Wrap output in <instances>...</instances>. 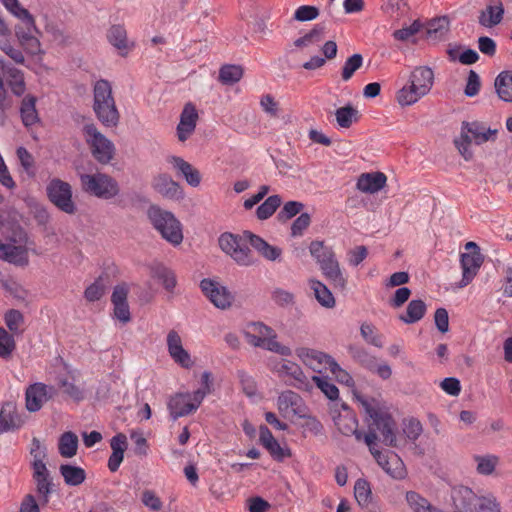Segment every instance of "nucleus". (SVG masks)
<instances>
[{
    "label": "nucleus",
    "mask_w": 512,
    "mask_h": 512,
    "mask_svg": "<svg viewBox=\"0 0 512 512\" xmlns=\"http://www.w3.org/2000/svg\"><path fill=\"white\" fill-rule=\"evenodd\" d=\"M153 188L156 192L168 199H179L182 197L180 185L167 174H160L155 177Z\"/></svg>",
    "instance_id": "393cba45"
},
{
    "label": "nucleus",
    "mask_w": 512,
    "mask_h": 512,
    "mask_svg": "<svg viewBox=\"0 0 512 512\" xmlns=\"http://www.w3.org/2000/svg\"><path fill=\"white\" fill-rule=\"evenodd\" d=\"M259 105L270 119H279L282 114L280 102L271 94H263Z\"/></svg>",
    "instance_id": "37998d69"
},
{
    "label": "nucleus",
    "mask_w": 512,
    "mask_h": 512,
    "mask_svg": "<svg viewBox=\"0 0 512 512\" xmlns=\"http://www.w3.org/2000/svg\"><path fill=\"white\" fill-rule=\"evenodd\" d=\"M503 14L504 7L501 0H490L486 8L480 13L479 24L492 28L502 21Z\"/></svg>",
    "instance_id": "cd10ccee"
},
{
    "label": "nucleus",
    "mask_w": 512,
    "mask_h": 512,
    "mask_svg": "<svg viewBox=\"0 0 512 512\" xmlns=\"http://www.w3.org/2000/svg\"><path fill=\"white\" fill-rule=\"evenodd\" d=\"M309 286L320 305L326 308H333L335 306V298L324 283L316 279H310Z\"/></svg>",
    "instance_id": "473e14b6"
},
{
    "label": "nucleus",
    "mask_w": 512,
    "mask_h": 512,
    "mask_svg": "<svg viewBox=\"0 0 512 512\" xmlns=\"http://www.w3.org/2000/svg\"><path fill=\"white\" fill-rule=\"evenodd\" d=\"M255 235L250 231H244L242 235L223 233L219 237L221 250L229 255L238 265L249 266L254 262L253 251Z\"/></svg>",
    "instance_id": "39448f33"
},
{
    "label": "nucleus",
    "mask_w": 512,
    "mask_h": 512,
    "mask_svg": "<svg viewBox=\"0 0 512 512\" xmlns=\"http://www.w3.org/2000/svg\"><path fill=\"white\" fill-rule=\"evenodd\" d=\"M357 400L370 418L368 432L364 437L370 453L378 465L392 478L399 480L405 478L407 471L402 459L393 452L384 453L377 448L379 440L377 432L380 433L381 441L386 446L398 447L396 422L390 414L380 408L379 403L374 399L357 396Z\"/></svg>",
    "instance_id": "f257e3e1"
},
{
    "label": "nucleus",
    "mask_w": 512,
    "mask_h": 512,
    "mask_svg": "<svg viewBox=\"0 0 512 512\" xmlns=\"http://www.w3.org/2000/svg\"><path fill=\"white\" fill-rule=\"evenodd\" d=\"M46 192L50 202L60 211L69 215L76 213L77 207L73 201L72 187L68 182L54 178L47 184Z\"/></svg>",
    "instance_id": "1a4fd4ad"
},
{
    "label": "nucleus",
    "mask_w": 512,
    "mask_h": 512,
    "mask_svg": "<svg viewBox=\"0 0 512 512\" xmlns=\"http://www.w3.org/2000/svg\"><path fill=\"white\" fill-rule=\"evenodd\" d=\"M311 381L313 386L316 385L328 399L336 400L338 398V388L326 376L314 375L311 377Z\"/></svg>",
    "instance_id": "49530a36"
},
{
    "label": "nucleus",
    "mask_w": 512,
    "mask_h": 512,
    "mask_svg": "<svg viewBox=\"0 0 512 512\" xmlns=\"http://www.w3.org/2000/svg\"><path fill=\"white\" fill-rule=\"evenodd\" d=\"M0 259L16 266H26L29 263L28 249L24 245L1 243Z\"/></svg>",
    "instance_id": "4be33fe9"
},
{
    "label": "nucleus",
    "mask_w": 512,
    "mask_h": 512,
    "mask_svg": "<svg viewBox=\"0 0 512 512\" xmlns=\"http://www.w3.org/2000/svg\"><path fill=\"white\" fill-rule=\"evenodd\" d=\"M319 10L315 6L303 5L296 9L294 19L297 21H311L318 17Z\"/></svg>",
    "instance_id": "69168bd1"
},
{
    "label": "nucleus",
    "mask_w": 512,
    "mask_h": 512,
    "mask_svg": "<svg viewBox=\"0 0 512 512\" xmlns=\"http://www.w3.org/2000/svg\"><path fill=\"white\" fill-rule=\"evenodd\" d=\"M322 29L315 27L310 32L305 34L303 37H300L294 41V45L298 48L309 47L311 45H316L321 42Z\"/></svg>",
    "instance_id": "bf43d9fd"
},
{
    "label": "nucleus",
    "mask_w": 512,
    "mask_h": 512,
    "mask_svg": "<svg viewBox=\"0 0 512 512\" xmlns=\"http://www.w3.org/2000/svg\"><path fill=\"white\" fill-rule=\"evenodd\" d=\"M495 88L500 99L512 102V71L501 72L495 80Z\"/></svg>",
    "instance_id": "4c0bfd02"
},
{
    "label": "nucleus",
    "mask_w": 512,
    "mask_h": 512,
    "mask_svg": "<svg viewBox=\"0 0 512 512\" xmlns=\"http://www.w3.org/2000/svg\"><path fill=\"white\" fill-rule=\"evenodd\" d=\"M450 25L451 20L447 15L432 18L425 24L427 38L433 41L445 39L450 31Z\"/></svg>",
    "instance_id": "c85d7f7f"
},
{
    "label": "nucleus",
    "mask_w": 512,
    "mask_h": 512,
    "mask_svg": "<svg viewBox=\"0 0 512 512\" xmlns=\"http://www.w3.org/2000/svg\"><path fill=\"white\" fill-rule=\"evenodd\" d=\"M363 64V57L360 54H353L344 63L342 69V79L348 81Z\"/></svg>",
    "instance_id": "4d7b16f0"
},
{
    "label": "nucleus",
    "mask_w": 512,
    "mask_h": 512,
    "mask_svg": "<svg viewBox=\"0 0 512 512\" xmlns=\"http://www.w3.org/2000/svg\"><path fill=\"white\" fill-rule=\"evenodd\" d=\"M423 96H425V94L418 90L417 85L408 81V84L397 92L396 99L400 106H410Z\"/></svg>",
    "instance_id": "72a5a7b5"
},
{
    "label": "nucleus",
    "mask_w": 512,
    "mask_h": 512,
    "mask_svg": "<svg viewBox=\"0 0 512 512\" xmlns=\"http://www.w3.org/2000/svg\"><path fill=\"white\" fill-rule=\"evenodd\" d=\"M23 425V420L18 414L16 406L11 403H5L0 411V434L19 429Z\"/></svg>",
    "instance_id": "bb28decb"
},
{
    "label": "nucleus",
    "mask_w": 512,
    "mask_h": 512,
    "mask_svg": "<svg viewBox=\"0 0 512 512\" xmlns=\"http://www.w3.org/2000/svg\"><path fill=\"white\" fill-rule=\"evenodd\" d=\"M112 454L108 460V468L110 471L115 472L118 470L124 458V452L127 448V438L124 434L119 433L112 437L110 441Z\"/></svg>",
    "instance_id": "c756f323"
},
{
    "label": "nucleus",
    "mask_w": 512,
    "mask_h": 512,
    "mask_svg": "<svg viewBox=\"0 0 512 512\" xmlns=\"http://www.w3.org/2000/svg\"><path fill=\"white\" fill-rule=\"evenodd\" d=\"M168 163L171 164L172 167L185 178L186 182L190 186L198 187L200 185V172L183 158L178 156H170L168 158Z\"/></svg>",
    "instance_id": "a878e982"
},
{
    "label": "nucleus",
    "mask_w": 512,
    "mask_h": 512,
    "mask_svg": "<svg viewBox=\"0 0 512 512\" xmlns=\"http://www.w3.org/2000/svg\"><path fill=\"white\" fill-rule=\"evenodd\" d=\"M360 333L367 343L378 348L383 347L382 336L376 333V329L372 324L363 323L360 327Z\"/></svg>",
    "instance_id": "5fc2aeb1"
},
{
    "label": "nucleus",
    "mask_w": 512,
    "mask_h": 512,
    "mask_svg": "<svg viewBox=\"0 0 512 512\" xmlns=\"http://www.w3.org/2000/svg\"><path fill=\"white\" fill-rule=\"evenodd\" d=\"M304 205L298 201H288L284 204L281 211L278 213L277 218L280 222H286L292 217L301 212Z\"/></svg>",
    "instance_id": "052dcab7"
},
{
    "label": "nucleus",
    "mask_w": 512,
    "mask_h": 512,
    "mask_svg": "<svg viewBox=\"0 0 512 512\" xmlns=\"http://www.w3.org/2000/svg\"><path fill=\"white\" fill-rule=\"evenodd\" d=\"M258 252L269 261L279 260L282 255L281 248L270 245L260 237H258Z\"/></svg>",
    "instance_id": "13d9d810"
},
{
    "label": "nucleus",
    "mask_w": 512,
    "mask_h": 512,
    "mask_svg": "<svg viewBox=\"0 0 512 512\" xmlns=\"http://www.w3.org/2000/svg\"><path fill=\"white\" fill-rule=\"evenodd\" d=\"M473 460L477 473L484 476L492 475L500 462V458L495 454L474 455Z\"/></svg>",
    "instance_id": "e433bc0d"
},
{
    "label": "nucleus",
    "mask_w": 512,
    "mask_h": 512,
    "mask_svg": "<svg viewBox=\"0 0 512 512\" xmlns=\"http://www.w3.org/2000/svg\"><path fill=\"white\" fill-rule=\"evenodd\" d=\"M147 215L152 226L166 241L175 246L183 241L182 224L172 212L153 205L149 207Z\"/></svg>",
    "instance_id": "423d86ee"
},
{
    "label": "nucleus",
    "mask_w": 512,
    "mask_h": 512,
    "mask_svg": "<svg viewBox=\"0 0 512 512\" xmlns=\"http://www.w3.org/2000/svg\"><path fill=\"white\" fill-rule=\"evenodd\" d=\"M337 124L341 128H349L354 122L358 121L359 111L348 104L344 107L338 108L335 112Z\"/></svg>",
    "instance_id": "79ce46f5"
},
{
    "label": "nucleus",
    "mask_w": 512,
    "mask_h": 512,
    "mask_svg": "<svg viewBox=\"0 0 512 512\" xmlns=\"http://www.w3.org/2000/svg\"><path fill=\"white\" fill-rule=\"evenodd\" d=\"M477 510L479 512H503L501 503L491 492L477 497Z\"/></svg>",
    "instance_id": "a18cd8bd"
},
{
    "label": "nucleus",
    "mask_w": 512,
    "mask_h": 512,
    "mask_svg": "<svg viewBox=\"0 0 512 512\" xmlns=\"http://www.w3.org/2000/svg\"><path fill=\"white\" fill-rule=\"evenodd\" d=\"M156 276L159 280L162 281L164 288L168 292H173L177 284L176 276L173 271L162 267L157 270Z\"/></svg>",
    "instance_id": "e2e57ef3"
},
{
    "label": "nucleus",
    "mask_w": 512,
    "mask_h": 512,
    "mask_svg": "<svg viewBox=\"0 0 512 512\" xmlns=\"http://www.w3.org/2000/svg\"><path fill=\"white\" fill-rule=\"evenodd\" d=\"M16 349V343L12 334L0 327V358L8 360Z\"/></svg>",
    "instance_id": "09e8293b"
},
{
    "label": "nucleus",
    "mask_w": 512,
    "mask_h": 512,
    "mask_svg": "<svg viewBox=\"0 0 512 512\" xmlns=\"http://www.w3.org/2000/svg\"><path fill=\"white\" fill-rule=\"evenodd\" d=\"M205 395L204 390L198 389L193 393H178L171 397L168 402V409L173 420L196 411Z\"/></svg>",
    "instance_id": "9b49d317"
},
{
    "label": "nucleus",
    "mask_w": 512,
    "mask_h": 512,
    "mask_svg": "<svg viewBox=\"0 0 512 512\" xmlns=\"http://www.w3.org/2000/svg\"><path fill=\"white\" fill-rule=\"evenodd\" d=\"M109 42L118 50H127V33L123 26L114 25L108 31Z\"/></svg>",
    "instance_id": "8fccbe9b"
},
{
    "label": "nucleus",
    "mask_w": 512,
    "mask_h": 512,
    "mask_svg": "<svg viewBox=\"0 0 512 512\" xmlns=\"http://www.w3.org/2000/svg\"><path fill=\"white\" fill-rule=\"evenodd\" d=\"M45 33L49 36L50 41L59 46H65L71 42V37L64 29L53 21H48L44 27Z\"/></svg>",
    "instance_id": "a19ab883"
},
{
    "label": "nucleus",
    "mask_w": 512,
    "mask_h": 512,
    "mask_svg": "<svg viewBox=\"0 0 512 512\" xmlns=\"http://www.w3.org/2000/svg\"><path fill=\"white\" fill-rule=\"evenodd\" d=\"M465 250L466 252L461 254L462 279L459 283L460 287L467 286L474 279L483 263V256L475 242H467Z\"/></svg>",
    "instance_id": "f8f14e48"
},
{
    "label": "nucleus",
    "mask_w": 512,
    "mask_h": 512,
    "mask_svg": "<svg viewBox=\"0 0 512 512\" xmlns=\"http://www.w3.org/2000/svg\"><path fill=\"white\" fill-rule=\"evenodd\" d=\"M93 111L97 119L106 127H116L120 113L109 81L100 79L93 88Z\"/></svg>",
    "instance_id": "7ed1b4c3"
},
{
    "label": "nucleus",
    "mask_w": 512,
    "mask_h": 512,
    "mask_svg": "<svg viewBox=\"0 0 512 512\" xmlns=\"http://www.w3.org/2000/svg\"><path fill=\"white\" fill-rule=\"evenodd\" d=\"M403 431L409 440L415 441L423 431L422 424L415 418L408 419L404 422Z\"/></svg>",
    "instance_id": "680f3d73"
},
{
    "label": "nucleus",
    "mask_w": 512,
    "mask_h": 512,
    "mask_svg": "<svg viewBox=\"0 0 512 512\" xmlns=\"http://www.w3.org/2000/svg\"><path fill=\"white\" fill-rule=\"evenodd\" d=\"M243 75L241 66L224 65L219 71V81L224 85H232L238 82Z\"/></svg>",
    "instance_id": "de8ad7c7"
},
{
    "label": "nucleus",
    "mask_w": 512,
    "mask_h": 512,
    "mask_svg": "<svg viewBox=\"0 0 512 512\" xmlns=\"http://www.w3.org/2000/svg\"><path fill=\"white\" fill-rule=\"evenodd\" d=\"M59 470L67 485L78 486L86 479V473L81 467L63 464Z\"/></svg>",
    "instance_id": "58836bf2"
},
{
    "label": "nucleus",
    "mask_w": 512,
    "mask_h": 512,
    "mask_svg": "<svg viewBox=\"0 0 512 512\" xmlns=\"http://www.w3.org/2000/svg\"><path fill=\"white\" fill-rule=\"evenodd\" d=\"M339 431L344 435H354L355 438L360 441L364 440L366 434H362V432L357 429V420L352 416H344L340 417L338 422L336 423Z\"/></svg>",
    "instance_id": "603ef678"
},
{
    "label": "nucleus",
    "mask_w": 512,
    "mask_h": 512,
    "mask_svg": "<svg viewBox=\"0 0 512 512\" xmlns=\"http://www.w3.org/2000/svg\"><path fill=\"white\" fill-rule=\"evenodd\" d=\"M78 437L71 431L64 432L58 441V451L64 458H72L77 454Z\"/></svg>",
    "instance_id": "f704fd0d"
},
{
    "label": "nucleus",
    "mask_w": 512,
    "mask_h": 512,
    "mask_svg": "<svg viewBox=\"0 0 512 512\" xmlns=\"http://www.w3.org/2000/svg\"><path fill=\"white\" fill-rule=\"evenodd\" d=\"M277 375L284 379L288 385L305 392L313 390L311 378H309L296 362L282 359L274 366Z\"/></svg>",
    "instance_id": "9d476101"
},
{
    "label": "nucleus",
    "mask_w": 512,
    "mask_h": 512,
    "mask_svg": "<svg viewBox=\"0 0 512 512\" xmlns=\"http://www.w3.org/2000/svg\"><path fill=\"white\" fill-rule=\"evenodd\" d=\"M426 312V304L424 301L412 300L409 302L405 314L399 315V319L406 324H413L420 321Z\"/></svg>",
    "instance_id": "c9c22d12"
},
{
    "label": "nucleus",
    "mask_w": 512,
    "mask_h": 512,
    "mask_svg": "<svg viewBox=\"0 0 512 512\" xmlns=\"http://www.w3.org/2000/svg\"><path fill=\"white\" fill-rule=\"evenodd\" d=\"M309 252L332 288L340 292L345 291L348 283L347 276L340 266L334 249L324 241L314 240L309 245Z\"/></svg>",
    "instance_id": "f03ea898"
},
{
    "label": "nucleus",
    "mask_w": 512,
    "mask_h": 512,
    "mask_svg": "<svg viewBox=\"0 0 512 512\" xmlns=\"http://www.w3.org/2000/svg\"><path fill=\"white\" fill-rule=\"evenodd\" d=\"M282 198L279 195H272L266 198L258 205V219L266 220L270 218L280 207Z\"/></svg>",
    "instance_id": "c03bdc74"
},
{
    "label": "nucleus",
    "mask_w": 512,
    "mask_h": 512,
    "mask_svg": "<svg viewBox=\"0 0 512 512\" xmlns=\"http://www.w3.org/2000/svg\"><path fill=\"white\" fill-rule=\"evenodd\" d=\"M351 355L354 360H356L363 367L367 368L370 371H374L376 368V357L371 355L364 348H352Z\"/></svg>",
    "instance_id": "864d4df0"
},
{
    "label": "nucleus",
    "mask_w": 512,
    "mask_h": 512,
    "mask_svg": "<svg viewBox=\"0 0 512 512\" xmlns=\"http://www.w3.org/2000/svg\"><path fill=\"white\" fill-rule=\"evenodd\" d=\"M0 69L7 77L12 93L16 96H22L26 90L23 72L7 64L3 59H0Z\"/></svg>",
    "instance_id": "b1692460"
},
{
    "label": "nucleus",
    "mask_w": 512,
    "mask_h": 512,
    "mask_svg": "<svg viewBox=\"0 0 512 512\" xmlns=\"http://www.w3.org/2000/svg\"><path fill=\"white\" fill-rule=\"evenodd\" d=\"M83 134L93 157L101 164H108L115 156V146L93 123L84 125Z\"/></svg>",
    "instance_id": "6e6552de"
},
{
    "label": "nucleus",
    "mask_w": 512,
    "mask_h": 512,
    "mask_svg": "<svg viewBox=\"0 0 512 512\" xmlns=\"http://www.w3.org/2000/svg\"><path fill=\"white\" fill-rule=\"evenodd\" d=\"M104 292L105 285L103 284V281L99 278L86 288L84 296L88 301L94 302L99 300L104 295Z\"/></svg>",
    "instance_id": "774afa93"
},
{
    "label": "nucleus",
    "mask_w": 512,
    "mask_h": 512,
    "mask_svg": "<svg viewBox=\"0 0 512 512\" xmlns=\"http://www.w3.org/2000/svg\"><path fill=\"white\" fill-rule=\"evenodd\" d=\"M80 183L85 193L103 200L113 199L120 193L117 180L106 173L81 174Z\"/></svg>",
    "instance_id": "0eeeda50"
},
{
    "label": "nucleus",
    "mask_w": 512,
    "mask_h": 512,
    "mask_svg": "<svg viewBox=\"0 0 512 512\" xmlns=\"http://www.w3.org/2000/svg\"><path fill=\"white\" fill-rule=\"evenodd\" d=\"M387 177L382 172L363 173L357 180L356 187L363 193L374 194L386 185Z\"/></svg>",
    "instance_id": "5701e85b"
},
{
    "label": "nucleus",
    "mask_w": 512,
    "mask_h": 512,
    "mask_svg": "<svg viewBox=\"0 0 512 512\" xmlns=\"http://www.w3.org/2000/svg\"><path fill=\"white\" fill-rule=\"evenodd\" d=\"M55 394V388L44 383L38 382L28 386L25 392L27 410L30 412L39 411Z\"/></svg>",
    "instance_id": "2eb2a0df"
},
{
    "label": "nucleus",
    "mask_w": 512,
    "mask_h": 512,
    "mask_svg": "<svg viewBox=\"0 0 512 512\" xmlns=\"http://www.w3.org/2000/svg\"><path fill=\"white\" fill-rule=\"evenodd\" d=\"M36 482L37 492L43 498L44 503L48 502L49 494L52 492V482L49 475L33 477Z\"/></svg>",
    "instance_id": "338daca9"
},
{
    "label": "nucleus",
    "mask_w": 512,
    "mask_h": 512,
    "mask_svg": "<svg viewBox=\"0 0 512 512\" xmlns=\"http://www.w3.org/2000/svg\"><path fill=\"white\" fill-rule=\"evenodd\" d=\"M496 134V129L488 128L484 123L464 121L461 124L459 136L454 139V144L462 157L468 161L473 157L472 143L481 145L494 138Z\"/></svg>",
    "instance_id": "20e7f679"
},
{
    "label": "nucleus",
    "mask_w": 512,
    "mask_h": 512,
    "mask_svg": "<svg viewBox=\"0 0 512 512\" xmlns=\"http://www.w3.org/2000/svg\"><path fill=\"white\" fill-rule=\"evenodd\" d=\"M20 115L22 123L25 127H30L39 122L38 112L36 110V98L32 95H27L23 98Z\"/></svg>",
    "instance_id": "2f4dec72"
},
{
    "label": "nucleus",
    "mask_w": 512,
    "mask_h": 512,
    "mask_svg": "<svg viewBox=\"0 0 512 512\" xmlns=\"http://www.w3.org/2000/svg\"><path fill=\"white\" fill-rule=\"evenodd\" d=\"M311 217L308 213H301L292 223L291 235L293 237L302 236L304 231L309 227Z\"/></svg>",
    "instance_id": "0e129e2a"
},
{
    "label": "nucleus",
    "mask_w": 512,
    "mask_h": 512,
    "mask_svg": "<svg viewBox=\"0 0 512 512\" xmlns=\"http://www.w3.org/2000/svg\"><path fill=\"white\" fill-rule=\"evenodd\" d=\"M258 347H262L281 356H290L292 350L277 341L276 332L267 325L258 322Z\"/></svg>",
    "instance_id": "a211bd4d"
},
{
    "label": "nucleus",
    "mask_w": 512,
    "mask_h": 512,
    "mask_svg": "<svg viewBox=\"0 0 512 512\" xmlns=\"http://www.w3.org/2000/svg\"><path fill=\"white\" fill-rule=\"evenodd\" d=\"M277 407L281 415L285 418L298 416L300 418L306 415V405L299 394L292 390H286L279 394Z\"/></svg>",
    "instance_id": "4468645a"
},
{
    "label": "nucleus",
    "mask_w": 512,
    "mask_h": 512,
    "mask_svg": "<svg viewBox=\"0 0 512 512\" xmlns=\"http://www.w3.org/2000/svg\"><path fill=\"white\" fill-rule=\"evenodd\" d=\"M200 287L205 296L219 309H227L233 301L232 294L226 287L210 279H203Z\"/></svg>",
    "instance_id": "f3484780"
},
{
    "label": "nucleus",
    "mask_w": 512,
    "mask_h": 512,
    "mask_svg": "<svg viewBox=\"0 0 512 512\" xmlns=\"http://www.w3.org/2000/svg\"><path fill=\"white\" fill-rule=\"evenodd\" d=\"M354 497L358 505L367 508L372 502V490L366 479L360 478L354 485Z\"/></svg>",
    "instance_id": "ea45409f"
},
{
    "label": "nucleus",
    "mask_w": 512,
    "mask_h": 512,
    "mask_svg": "<svg viewBox=\"0 0 512 512\" xmlns=\"http://www.w3.org/2000/svg\"><path fill=\"white\" fill-rule=\"evenodd\" d=\"M24 322L23 315L20 311L11 309L5 314V324L13 334H20L22 332L21 326Z\"/></svg>",
    "instance_id": "6e6d98bb"
},
{
    "label": "nucleus",
    "mask_w": 512,
    "mask_h": 512,
    "mask_svg": "<svg viewBox=\"0 0 512 512\" xmlns=\"http://www.w3.org/2000/svg\"><path fill=\"white\" fill-rule=\"evenodd\" d=\"M166 342L168 353L175 363L183 368H190L193 365L191 356L183 348L182 339L177 331L170 330L167 334Z\"/></svg>",
    "instance_id": "412c9836"
},
{
    "label": "nucleus",
    "mask_w": 512,
    "mask_h": 512,
    "mask_svg": "<svg viewBox=\"0 0 512 512\" xmlns=\"http://www.w3.org/2000/svg\"><path fill=\"white\" fill-rule=\"evenodd\" d=\"M259 432L260 443L273 460L283 462L286 458L291 457L292 453L286 442L277 440L266 426H260Z\"/></svg>",
    "instance_id": "dca6fc26"
},
{
    "label": "nucleus",
    "mask_w": 512,
    "mask_h": 512,
    "mask_svg": "<svg viewBox=\"0 0 512 512\" xmlns=\"http://www.w3.org/2000/svg\"><path fill=\"white\" fill-rule=\"evenodd\" d=\"M409 82L415 83L418 90L422 91L426 95L433 86L434 73L429 67H416L410 74Z\"/></svg>",
    "instance_id": "7c9ffc66"
},
{
    "label": "nucleus",
    "mask_w": 512,
    "mask_h": 512,
    "mask_svg": "<svg viewBox=\"0 0 512 512\" xmlns=\"http://www.w3.org/2000/svg\"><path fill=\"white\" fill-rule=\"evenodd\" d=\"M17 18L22 21L21 25L15 26V35L21 45L23 42H26V39L34 36L33 32L39 33V30L36 27L35 19L32 15H31L32 24L26 18H23V17H17Z\"/></svg>",
    "instance_id": "3c124183"
},
{
    "label": "nucleus",
    "mask_w": 512,
    "mask_h": 512,
    "mask_svg": "<svg viewBox=\"0 0 512 512\" xmlns=\"http://www.w3.org/2000/svg\"><path fill=\"white\" fill-rule=\"evenodd\" d=\"M477 497L472 489L466 486H457L452 489L451 498L453 512H476Z\"/></svg>",
    "instance_id": "6ab92c4d"
},
{
    "label": "nucleus",
    "mask_w": 512,
    "mask_h": 512,
    "mask_svg": "<svg viewBox=\"0 0 512 512\" xmlns=\"http://www.w3.org/2000/svg\"><path fill=\"white\" fill-rule=\"evenodd\" d=\"M295 354L305 366L319 375L329 371L334 362L330 355L308 347L296 348Z\"/></svg>",
    "instance_id": "ddd939ff"
},
{
    "label": "nucleus",
    "mask_w": 512,
    "mask_h": 512,
    "mask_svg": "<svg viewBox=\"0 0 512 512\" xmlns=\"http://www.w3.org/2000/svg\"><path fill=\"white\" fill-rule=\"evenodd\" d=\"M198 121V112L192 103H187L180 115V121L176 128L177 138L185 142L194 133Z\"/></svg>",
    "instance_id": "aec40b11"
}]
</instances>
